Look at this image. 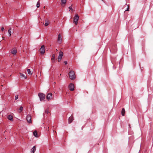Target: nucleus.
<instances>
[{
	"mask_svg": "<svg viewBox=\"0 0 153 153\" xmlns=\"http://www.w3.org/2000/svg\"><path fill=\"white\" fill-rule=\"evenodd\" d=\"M69 76L71 80H73L75 79L76 76L74 71H71L69 73Z\"/></svg>",
	"mask_w": 153,
	"mask_h": 153,
	"instance_id": "nucleus-1",
	"label": "nucleus"
},
{
	"mask_svg": "<svg viewBox=\"0 0 153 153\" xmlns=\"http://www.w3.org/2000/svg\"><path fill=\"white\" fill-rule=\"evenodd\" d=\"M79 19V16L77 14H76L75 17L74 18V22L76 25H77L78 23V21Z\"/></svg>",
	"mask_w": 153,
	"mask_h": 153,
	"instance_id": "nucleus-2",
	"label": "nucleus"
},
{
	"mask_svg": "<svg viewBox=\"0 0 153 153\" xmlns=\"http://www.w3.org/2000/svg\"><path fill=\"white\" fill-rule=\"evenodd\" d=\"M38 95L40 98V100L41 101H42L44 100L45 98V94L42 93H40L38 94Z\"/></svg>",
	"mask_w": 153,
	"mask_h": 153,
	"instance_id": "nucleus-3",
	"label": "nucleus"
},
{
	"mask_svg": "<svg viewBox=\"0 0 153 153\" xmlns=\"http://www.w3.org/2000/svg\"><path fill=\"white\" fill-rule=\"evenodd\" d=\"M53 98V95L51 93H49L46 96V99L48 101L51 100Z\"/></svg>",
	"mask_w": 153,
	"mask_h": 153,
	"instance_id": "nucleus-4",
	"label": "nucleus"
},
{
	"mask_svg": "<svg viewBox=\"0 0 153 153\" xmlns=\"http://www.w3.org/2000/svg\"><path fill=\"white\" fill-rule=\"evenodd\" d=\"M63 56V53L62 51H60L59 52V55L58 57V61L59 62H60Z\"/></svg>",
	"mask_w": 153,
	"mask_h": 153,
	"instance_id": "nucleus-5",
	"label": "nucleus"
},
{
	"mask_svg": "<svg viewBox=\"0 0 153 153\" xmlns=\"http://www.w3.org/2000/svg\"><path fill=\"white\" fill-rule=\"evenodd\" d=\"M39 51L42 54H43L45 53V46L44 45H42L39 49Z\"/></svg>",
	"mask_w": 153,
	"mask_h": 153,
	"instance_id": "nucleus-6",
	"label": "nucleus"
},
{
	"mask_svg": "<svg viewBox=\"0 0 153 153\" xmlns=\"http://www.w3.org/2000/svg\"><path fill=\"white\" fill-rule=\"evenodd\" d=\"M26 119L27 122L28 123H31V116L30 115L28 114L27 115Z\"/></svg>",
	"mask_w": 153,
	"mask_h": 153,
	"instance_id": "nucleus-7",
	"label": "nucleus"
},
{
	"mask_svg": "<svg viewBox=\"0 0 153 153\" xmlns=\"http://www.w3.org/2000/svg\"><path fill=\"white\" fill-rule=\"evenodd\" d=\"M57 42L59 44H61L62 42V39L61 38V35L60 33H59L58 35Z\"/></svg>",
	"mask_w": 153,
	"mask_h": 153,
	"instance_id": "nucleus-8",
	"label": "nucleus"
},
{
	"mask_svg": "<svg viewBox=\"0 0 153 153\" xmlns=\"http://www.w3.org/2000/svg\"><path fill=\"white\" fill-rule=\"evenodd\" d=\"M74 85L73 84L70 83L69 85V88L70 90L71 91H73L74 90Z\"/></svg>",
	"mask_w": 153,
	"mask_h": 153,
	"instance_id": "nucleus-9",
	"label": "nucleus"
},
{
	"mask_svg": "<svg viewBox=\"0 0 153 153\" xmlns=\"http://www.w3.org/2000/svg\"><path fill=\"white\" fill-rule=\"evenodd\" d=\"M11 53L14 55H16L17 53L16 49L15 48H14L12 49L11 50Z\"/></svg>",
	"mask_w": 153,
	"mask_h": 153,
	"instance_id": "nucleus-10",
	"label": "nucleus"
},
{
	"mask_svg": "<svg viewBox=\"0 0 153 153\" xmlns=\"http://www.w3.org/2000/svg\"><path fill=\"white\" fill-rule=\"evenodd\" d=\"M55 55L54 54H53L52 55V57L51 58V60H52V62L53 63H54L55 62Z\"/></svg>",
	"mask_w": 153,
	"mask_h": 153,
	"instance_id": "nucleus-11",
	"label": "nucleus"
},
{
	"mask_svg": "<svg viewBox=\"0 0 153 153\" xmlns=\"http://www.w3.org/2000/svg\"><path fill=\"white\" fill-rule=\"evenodd\" d=\"M74 120V118L72 115H71L68 119V123H71Z\"/></svg>",
	"mask_w": 153,
	"mask_h": 153,
	"instance_id": "nucleus-12",
	"label": "nucleus"
},
{
	"mask_svg": "<svg viewBox=\"0 0 153 153\" xmlns=\"http://www.w3.org/2000/svg\"><path fill=\"white\" fill-rule=\"evenodd\" d=\"M7 118L11 121H13V116L11 115H9L8 116Z\"/></svg>",
	"mask_w": 153,
	"mask_h": 153,
	"instance_id": "nucleus-13",
	"label": "nucleus"
},
{
	"mask_svg": "<svg viewBox=\"0 0 153 153\" xmlns=\"http://www.w3.org/2000/svg\"><path fill=\"white\" fill-rule=\"evenodd\" d=\"M36 150V146H33L32 149H31V153H34Z\"/></svg>",
	"mask_w": 153,
	"mask_h": 153,
	"instance_id": "nucleus-14",
	"label": "nucleus"
},
{
	"mask_svg": "<svg viewBox=\"0 0 153 153\" xmlns=\"http://www.w3.org/2000/svg\"><path fill=\"white\" fill-rule=\"evenodd\" d=\"M49 24V21L48 19H46L45 20V26H48Z\"/></svg>",
	"mask_w": 153,
	"mask_h": 153,
	"instance_id": "nucleus-15",
	"label": "nucleus"
},
{
	"mask_svg": "<svg viewBox=\"0 0 153 153\" xmlns=\"http://www.w3.org/2000/svg\"><path fill=\"white\" fill-rule=\"evenodd\" d=\"M125 114V110L124 108L122 109L121 111V114L122 116H124Z\"/></svg>",
	"mask_w": 153,
	"mask_h": 153,
	"instance_id": "nucleus-16",
	"label": "nucleus"
},
{
	"mask_svg": "<svg viewBox=\"0 0 153 153\" xmlns=\"http://www.w3.org/2000/svg\"><path fill=\"white\" fill-rule=\"evenodd\" d=\"M33 134L36 137H37V132L36 131H35L33 132Z\"/></svg>",
	"mask_w": 153,
	"mask_h": 153,
	"instance_id": "nucleus-17",
	"label": "nucleus"
},
{
	"mask_svg": "<svg viewBox=\"0 0 153 153\" xmlns=\"http://www.w3.org/2000/svg\"><path fill=\"white\" fill-rule=\"evenodd\" d=\"M19 74H20L21 76L22 77H24L25 79L27 78V76H25V75L23 74L22 73H21L20 72Z\"/></svg>",
	"mask_w": 153,
	"mask_h": 153,
	"instance_id": "nucleus-18",
	"label": "nucleus"
},
{
	"mask_svg": "<svg viewBox=\"0 0 153 153\" xmlns=\"http://www.w3.org/2000/svg\"><path fill=\"white\" fill-rule=\"evenodd\" d=\"M11 28H10L8 30V33L9 34V36H10L11 35Z\"/></svg>",
	"mask_w": 153,
	"mask_h": 153,
	"instance_id": "nucleus-19",
	"label": "nucleus"
},
{
	"mask_svg": "<svg viewBox=\"0 0 153 153\" xmlns=\"http://www.w3.org/2000/svg\"><path fill=\"white\" fill-rule=\"evenodd\" d=\"M66 2V0H61V2L62 4H65Z\"/></svg>",
	"mask_w": 153,
	"mask_h": 153,
	"instance_id": "nucleus-20",
	"label": "nucleus"
},
{
	"mask_svg": "<svg viewBox=\"0 0 153 153\" xmlns=\"http://www.w3.org/2000/svg\"><path fill=\"white\" fill-rule=\"evenodd\" d=\"M28 74L30 75L32 74V73H31L30 69H28L27 70Z\"/></svg>",
	"mask_w": 153,
	"mask_h": 153,
	"instance_id": "nucleus-21",
	"label": "nucleus"
},
{
	"mask_svg": "<svg viewBox=\"0 0 153 153\" xmlns=\"http://www.w3.org/2000/svg\"><path fill=\"white\" fill-rule=\"evenodd\" d=\"M40 7V2L39 1H38L37 2V4H36V7L37 8L39 7Z\"/></svg>",
	"mask_w": 153,
	"mask_h": 153,
	"instance_id": "nucleus-22",
	"label": "nucleus"
},
{
	"mask_svg": "<svg viewBox=\"0 0 153 153\" xmlns=\"http://www.w3.org/2000/svg\"><path fill=\"white\" fill-rule=\"evenodd\" d=\"M72 5H71L69 7V9L71 11H74V10L73 9H72Z\"/></svg>",
	"mask_w": 153,
	"mask_h": 153,
	"instance_id": "nucleus-23",
	"label": "nucleus"
},
{
	"mask_svg": "<svg viewBox=\"0 0 153 153\" xmlns=\"http://www.w3.org/2000/svg\"><path fill=\"white\" fill-rule=\"evenodd\" d=\"M18 99V95H16L15 96V100H16Z\"/></svg>",
	"mask_w": 153,
	"mask_h": 153,
	"instance_id": "nucleus-24",
	"label": "nucleus"
},
{
	"mask_svg": "<svg viewBox=\"0 0 153 153\" xmlns=\"http://www.w3.org/2000/svg\"><path fill=\"white\" fill-rule=\"evenodd\" d=\"M23 108L22 106H21L19 108V110L20 111V112L22 111L23 110Z\"/></svg>",
	"mask_w": 153,
	"mask_h": 153,
	"instance_id": "nucleus-25",
	"label": "nucleus"
},
{
	"mask_svg": "<svg viewBox=\"0 0 153 153\" xmlns=\"http://www.w3.org/2000/svg\"><path fill=\"white\" fill-rule=\"evenodd\" d=\"M45 112L47 114H48L49 113V111H48V110H47V109L46 110H45Z\"/></svg>",
	"mask_w": 153,
	"mask_h": 153,
	"instance_id": "nucleus-26",
	"label": "nucleus"
},
{
	"mask_svg": "<svg viewBox=\"0 0 153 153\" xmlns=\"http://www.w3.org/2000/svg\"><path fill=\"white\" fill-rule=\"evenodd\" d=\"M64 62L65 64V65H66L67 64V61H65Z\"/></svg>",
	"mask_w": 153,
	"mask_h": 153,
	"instance_id": "nucleus-27",
	"label": "nucleus"
},
{
	"mask_svg": "<svg viewBox=\"0 0 153 153\" xmlns=\"http://www.w3.org/2000/svg\"><path fill=\"white\" fill-rule=\"evenodd\" d=\"M129 6H128V8L127 10H126L125 11H129Z\"/></svg>",
	"mask_w": 153,
	"mask_h": 153,
	"instance_id": "nucleus-28",
	"label": "nucleus"
},
{
	"mask_svg": "<svg viewBox=\"0 0 153 153\" xmlns=\"http://www.w3.org/2000/svg\"><path fill=\"white\" fill-rule=\"evenodd\" d=\"M4 29V28L3 27H2L1 28V30L3 31Z\"/></svg>",
	"mask_w": 153,
	"mask_h": 153,
	"instance_id": "nucleus-29",
	"label": "nucleus"
},
{
	"mask_svg": "<svg viewBox=\"0 0 153 153\" xmlns=\"http://www.w3.org/2000/svg\"><path fill=\"white\" fill-rule=\"evenodd\" d=\"M2 39H3V40H4V36H3V37H2Z\"/></svg>",
	"mask_w": 153,
	"mask_h": 153,
	"instance_id": "nucleus-30",
	"label": "nucleus"
},
{
	"mask_svg": "<svg viewBox=\"0 0 153 153\" xmlns=\"http://www.w3.org/2000/svg\"><path fill=\"white\" fill-rule=\"evenodd\" d=\"M56 51H58V50H57V49H56Z\"/></svg>",
	"mask_w": 153,
	"mask_h": 153,
	"instance_id": "nucleus-31",
	"label": "nucleus"
},
{
	"mask_svg": "<svg viewBox=\"0 0 153 153\" xmlns=\"http://www.w3.org/2000/svg\"><path fill=\"white\" fill-rule=\"evenodd\" d=\"M1 85V86H3V85Z\"/></svg>",
	"mask_w": 153,
	"mask_h": 153,
	"instance_id": "nucleus-32",
	"label": "nucleus"
},
{
	"mask_svg": "<svg viewBox=\"0 0 153 153\" xmlns=\"http://www.w3.org/2000/svg\"><path fill=\"white\" fill-rule=\"evenodd\" d=\"M40 1V0H39L38 1Z\"/></svg>",
	"mask_w": 153,
	"mask_h": 153,
	"instance_id": "nucleus-33",
	"label": "nucleus"
}]
</instances>
